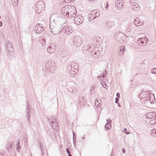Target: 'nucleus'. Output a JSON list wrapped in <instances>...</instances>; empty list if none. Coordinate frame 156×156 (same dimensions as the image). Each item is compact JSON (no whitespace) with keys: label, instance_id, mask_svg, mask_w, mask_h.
Listing matches in <instances>:
<instances>
[{"label":"nucleus","instance_id":"obj_28","mask_svg":"<svg viewBox=\"0 0 156 156\" xmlns=\"http://www.w3.org/2000/svg\"><path fill=\"white\" fill-rule=\"evenodd\" d=\"M6 147L7 149V150L9 151H11L12 149V144L10 143H7L6 146Z\"/></svg>","mask_w":156,"mask_h":156},{"label":"nucleus","instance_id":"obj_63","mask_svg":"<svg viewBox=\"0 0 156 156\" xmlns=\"http://www.w3.org/2000/svg\"><path fill=\"white\" fill-rule=\"evenodd\" d=\"M122 24H124V22H122Z\"/></svg>","mask_w":156,"mask_h":156},{"label":"nucleus","instance_id":"obj_16","mask_svg":"<svg viewBox=\"0 0 156 156\" xmlns=\"http://www.w3.org/2000/svg\"><path fill=\"white\" fill-rule=\"evenodd\" d=\"M131 8L135 12H137L140 9V7L139 4L136 3H133L131 5Z\"/></svg>","mask_w":156,"mask_h":156},{"label":"nucleus","instance_id":"obj_37","mask_svg":"<svg viewBox=\"0 0 156 156\" xmlns=\"http://www.w3.org/2000/svg\"><path fill=\"white\" fill-rule=\"evenodd\" d=\"M146 121H147V122H148L150 124L153 125L154 123H155L154 122H153V120L152 119L151 120H146ZM154 122L155 120H154Z\"/></svg>","mask_w":156,"mask_h":156},{"label":"nucleus","instance_id":"obj_19","mask_svg":"<svg viewBox=\"0 0 156 156\" xmlns=\"http://www.w3.org/2000/svg\"><path fill=\"white\" fill-rule=\"evenodd\" d=\"M115 23L113 21H108L106 24V27L108 29H111L114 26Z\"/></svg>","mask_w":156,"mask_h":156},{"label":"nucleus","instance_id":"obj_50","mask_svg":"<svg viewBox=\"0 0 156 156\" xmlns=\"http://www.w3.org/2000/svg\"><path fill=\"white\" fill-rule=\"evenodd\" d=\"M23 140H25V141H26L27 142V138L26 137H25L24 138Z\"/></svg>","mask_w":156,"mask_h":156},{"label":"nucleus","instance_id":"obj_13","mask_svg":"<svg viewBox=\"0 0 156 156\" xmlns=\"http://www.w3.org/2000/svg\"><path fill=\"white\" fill-rule=\"evenodd\" d=\"M115 8L118 10L122 9L124 6V2L122 0H118L115 2Z\"/></svg>","mask_w":156,"mask_h":156},{"label":"nucleus","instance_id":"obj_44","mask_svg":"<svg viewBox=\"0 0 156 156\" xmlns=\"http://www.w3.org/2000/svg\"><path fill=\"white\" fill-rule=\"evenodd\" d=\"M105 77V75H103L102 76H98V79H99V78H101L102 77L103 78H104Z\"/></svg>","mask_w":156,"mask_h":156},{"label":"nucleus","instance_id":"obj_7","mask_svg":"<svg viewBox=\"0 0 156 156\" xmlns=\"http://www.w3.org/2000/svg\"><path fill=\"white\" fill-rule=\"evenodd\" d=\"M45 5L44 2L38 1L35 5V10L37 14H40L44 9Z\"/></svg>","mask_w":156,"mask_h":156},{"label":"nucleus","instance_id":"obj_56","mask_svg":"<svg viewBox=\"0 0 156 156\" xmlns=\"http://www.w3.org/2000/svg\"><path fill=\"white\" fill-rule=\"evenodd\" d=\"M118 106L119 107H121V105H120L119 104V103L118 102Z\"/></svg>","mask_w":156,"mask_h":156},{"label":"nucleus","instance_id":"obj_8","mask_svg":"<svg viewBox=\"0 0 156 156\" xmlns=\"http://www.w3.org/2000/svg\"><path fill=\"white\" fill-rule=\"evenodd\" d=\"M48 119L49 122L51 124V126L53 129L57 130L58 129V127L55 117L52 115L48 117Z\"/></svg>","mask_w":156,"mask_h":156},{"label":"nucleus","instance_id":"obj_5","mask_svg":"<svg viewBox=\"0 0 156 156\" xmlns=\"http://www.w3.org/2000/svg\"><path fill=\"white\" fill-rule=\"evenodd\" d=\"M114 37L117 41L121 43L124 42L125 38L126 40L128 38V36L124 35L120 32H116L114 35Z\"/></svg>","mask_w":156,"mask_h":156},{"label":"nucleus","instance_id":"obj_32","mask_svg":"<svg viewBox=\"0 0 156 156\" xmlns=\"http://www.w3.org/2000/svg\"><path fill=\"white\" fill-rule=\"evenodd\" d=\"M63 54L64 55L67 56L69 55L70 54V52L69 50L67 49H65L64 51Z\"/></svg>","mask_w":156,"mask_h":156},{"label":"nucleus","instance_id":"obj_54","mask_svg":"<svg viewBox=\"0 0 156 156\" xmlns=\"http://www.w3.org/2000/svg\"><path fill=\"white\" fill-rule=\"evenodd\" d=\"M49 135H50V136L51 135V134L50 133V131H49V132H48V133H49ZM54 135V133H52V135Z\"/></svg>","mask_w":156,"mask_h":156},{"label":"nucleus","instance_id":"obj_26","mask_svg":"<svg viewBox=\"0 0 156 156\" xmlns=\"http://www.w3.org/2000/svg\"><path fill=\"white\" fill-rule=\"evenodd\" d=\"M139 98L140 99L146 98V92L145 91L142 92L140 94H139Z\"/></svg>","mask_w":156,"mask_h":156},{"label":"nucleus","instance_id":"obj_27","mask_svg":"<svg viewBox=\"0 0 156 156\" xmlns=\"http://www.w3.org/2000/svg\"><path fill=\"white\" fill-rule=\"evenodd\" d=\"M76 8H75V12L73 11H71V12H70V13L69 14L68 17H70L71 18L74 17L76 16Z\"/></svg>","mask_w":156,"mask_h":156},{"label":"nucleus","instance_id":"obj_60","mask_svg":"<svg viewBox=\"0 0 156 156\" xmlns=\"http://www.w3.org/2000/svg\"><path fill=\"white\" fill-rule=\"evenodd\" d=\"M118 23L119 24V26L120 25V23L119 22H118Z\"/></svg>","mask_w":156,"mask_h":156},{"label":"nucleus","instance_id":"obj_61","mask_svg":"<svg viewBox=\"0 0 156 156\" xmlns=\"http://www.w3.org/2000/svg\"><path fill=\"white\" fill-rule=\"evenodd\" d=\"M124 130H127V129L126 128H124Z\"/></svg>","mask_w":156,"mask_h":156},{"label":"nucleus","instance_id":"obj_55","mask_svg":"<svg viewBox=\"0 0 156 156\" xmlns=\"http://www.w3.org/2000/svg\"><path fill=\"white\" fill-rule=\"evenodd\" d=\"M43 43H45V42H46V41H45V39H44L43 40Z\"/></svg>","mask_w":156,"mask_h":156},{"label":"nucleus","instance_id":"obj_29","mask_svg":"<svg viewBox=\"0 0 156 156\" xmlns=\"http://www.w3.org/2000/svg\"><path fill=\"white\" fill-rule=\"evenodd\" d=\"M96 17L92 15L90 13L88 15V18L89 19V20L90 21L96 18Z\"/></svg>","mask_w":156,"mask_h":156},{"label":"nucleus","instance_id":"obj_17","mask_svg":"<svg viewBox=\"0 0 156 156\" xmlns=\"http://www.w3.org/2000/svg\"><path fill=\"white\" fill-rule=\"evenodd\" d=\"M55 50V46L52 44H50L47 48V52L49 53H53Z\"/></svg>","mask_w":156,"mask_h":156},{"label":"nucleus","instance_id":"obj_42","mask_svg":"<svg viewBox=\"0 0 156 156\" xmlns=\"http://www.w3.org/2000/svg\"><path fill=\"white\" fill-rule=\"evenodd\" d=\"M101 84L104 87H105L103 86V85L104 84V85L105 86H106V83H105V82L104 81H101Z\"/></svg>","mask_w":156,"mask_h":156},{"label":"nucleus","instance_id":"obj_45","mask_svg":"<svg viewBox=\"0 0 156 156\" xmlns=\"http://www.w3.org/2000/svg\"><path fill=\"white\" fill-rule=\"evenodd\" d=\"M39 145L40 146V148L41 150V151H42V148L43 147V146L42 144V143H39Z\"/></svg>","mask_w":156,"mask_h":156},{"label":"nucleus","instance_id":"obj_51","mask_svg":"<svg viewBox=\"0 0 156 156\" xmlns=\"http://www.w3.org/2000/svg\"><path fill=\"white\" fill-rule=\"evenodd\" d=\"M122 152H123V153H125L126 152V150H125V149L123 148L122 149Z\"/></svg>","mask_w":156,"mask_h":156},{"label":"nucleus","instance_id":"obj_48","mask_svg":"<svg viewBox=\"0 0 156 156\" xmlns=\"http://www.w3.org/2000/svg\"><path fill=\"white\" fill-rule=\"evenodd\" d=\"M0 37L1 38H2L3 37V35L1 31H0Z\"/></svg>","mask_w":156,"mask_h":156},{"label":"nucleus","instance_id":"obj_53","mask_svg":"<svg viewBox=\"0 0 156 156\" xmlns=\"http://www.w3.org/2000/svg\"><path fill=\"white\" fill-rule=\"evenodd\" d=\"M2 22L0 21V27H2Z\"/></svg>","mask_w":156,"mask_h":156},{"label":"nucleus","instance_id":"obj_34","mask_svg":"<svg viewBox=\"0 0 156 156\" xmlns=\"http://www.w3.org/2000/svg\"><path fill=\"white\" fill-rule=\"evenodd\" d=\"M27 110H28V111H27V114H26L27 115V120H28L29 119H30L29 117V106L28 105H27Z\"/></svg>","mask_w":156,"mask_h":156},{"label":"nucleus","instance_id":"obj_14","mask_svg":"<svg viewBox=\"0 0 156 156\" xmlns=\"http://www.w3.org/2000/svg\"><path fill=\"white\" fill-rule=\"evenodd\" d=\"M69 5H66L64 7H63L61 10V13L64 16L68 17L69 15H68V10H69L68 8H69Z\"/></svg>","mask_w":156,"mask_h":156},{"label":"nucleus","instance_id":"obj_22","mask_svg":"<svg viewBox=\"0 0 156 156\" xmlns=\"http://www.w3.org/2000/svg\"><path fill=\"white\" fill-rule=\"evenodd\" d=\"M125 47L124 46H122L120 47L119 52V55H122L124 53Z\"/></svg>","mask_w":156,"mask_h":156},{"label":"nucleus","instance_id":"obj_49","mask_svg":"<svg viewBox=\"0 0 156 156\" xmlns=\"http://www.w3.org/2000/svg\"><path fill=\"white\" fill-rule=\"evenodd\" d=\"M71 1V0H64L65 2L66 3H68L70 2Z\"/></svg>","mask_w":156,"mask_h":156},{"label":"nucleus","instance_id":"obj_1","mask_svg":"<svg viewBox=\"0 0 156 156\" xmlns=\"http://www.w3.org/2000/svg\"><path fill=\"white\" fill-rule=\"evenodd\" d=\"M66 20L62 19L55 20L51 16L50 20V29L54 34H58L63 30V27L67 25Z\"/></svg>","mask_w":156,"mask_h":156},{"label":"nucleus","instance_id":"obj_31","mask_svg":"<svg viewBox=\"0 0 156 156\" xmlns=\"http://www.w3.org/2000/svg\"><path fill=\"white\" fill-rule=\"evenodd\" d=\"M146 92V98L145 99L146 100H147L149 99V98L151 97V92L150 91H147Z\"/></svg>","mask_w":156,"mask_h":156},{"label":"nucleus","instance_id":"obj_10","mask_svg":"<svg viewBox=\"0 0 156 156\" xmlns=\"http://www.w3.org/2000/svg\"><path fill=\"white\" fill-rule=\"evenodd\" d=\"M62 30L66 35H69L73 31L74 29L72 26L66 25L63 27Z\"/></svg>","mask_w":156,"mask_h":156},{"label":"nucleus","instance_id":"obj_38","mask_svg":"<svg viewBox=\"0 0 156 156\" xmlns=\"http://www.w3.org/2000/svg\"><path fill=\"white\" fill-rule=\"evenodd\" d=\"M151 72L152 74H156V67L151 69Z\"/></svg>","mask_w":156,"mask_h":156},{"label":"nucleus","instance_id":"obj_58","mask_svg":"<svg viewBox=\"0 0 156 156\" xmlns=\"http://www.w3.org/2000/svg\"><path fill=\"white\" fill-rule=\"evenodd\" d=\"M129 132H127L126 133V134H129Z\"/></svg>","mask_w":156,"mask_h":156},{"label":"nucleus","instance_id":"obj_2","mask_svg":"<svg viewBox=\"0 0 156 156\" xmlns=\"http://www.w3.org/2000/svg\"><path fill=\"white\" fill-rule=\"evenodd\" d=\"M94 42H96L97 43V45L95 47H94V46L92 47L89 45L86 47H84V48L88 51H89L90 50L94 49V50H92L91 51V55H93L94 57L97 58L100 56L102 48L101 46L98 44L99 41H98L97 39H95Z\"/></svg>","mask_w":156,"mask_h":156},{"label":"nucleus","instance_id":"obj_47","mask_svg":"<svg viewBox=\"0 0 156 156\" xmlns=\"http://www.w3.org/2000/svg\"><path fill=\"white\" fill-rule=\"evenodd\" d=\"M116 95L117 97L116 98H119L120 97V95L119 93H117L116 94Z\"/></svg>","mask_w":156,"mask_h":156},{"label":"nucleus","instance_id":"obj_9","mask_svg":"<svg viewBox=\"0 0 156 156\" xmlns=\"http://www.w3.org/2000/svg\"><path fill=\"white\" fill-rule=\"evenodd\" d=\"M45 67L46 69H50L51 71H53L56 67L55 63L53 61H49L46 63Z\"/></svg>","mask_w":156,"mask_h":156},{"label":"nucleus","instance_id":"obj_25","mask_svg":"<svg viewBox=\"0 0 156 156\" xmlns=\"http://www.w3.org/2000/svg\"><path fill=\"white\" fill-rule=\"evenodd\" d=\"M75 8L73 6L69 5V8H68L69 10H68V13H67L68 15H69V13H70V12H71L72 11L75 12Z\"/></svg>","mask_w":156,"mask_h":156},{"label":"nucleus","instance_id":"obj_57","mask_svg":"<svg viewBox=\"0 0 156 156\" xmlns=\"http://www.w3.org/2000/svg\"><path fill=\"white\" fill-rule=\"evenodd\" d=\"M90 2H93L95 0H88Z\"/></svg>","mask_w":156,"mask_h":156},{"label":"nucleus","instance_id":"obj_36","mask_svg":"<svg viewBox=\"0 0 156 156\" xmlns=\"http://www.w3.org/2000/svg\"><path fill=\"white\" fill-rule=\"evenodd\" d=\"M73 143L74 144L76 143V135L75 133L73 131Z\"/></svg>","mask_w":156,"mask_h":156},{"label":"nucleus","instance_id":"obj_52","mask_svg":"<svg viewBox=\"0 0 156 156\" xmlns=\"http://www.w3.org/2000/svg\"><path fill=\"white\" fill-rule=\"evenodd\" d=\"M108 3H107L106 5L105 6V8L106 9H107L108 7Z\"/></svg>","mask_w":156,"mask_h":156},{"label":"nucleus","instance_id":"obj_12","mask_svg":"<svg viewBox=\"0 0 156 156\" xmlns=\"http://www.w3.org/2000/svg\"><path fill=\"white\" fill-rule=\"evenodd\" d=\"M83 21V18L81 15L76 16L74 19V23L78 25L82 23Z\"/></svg>","mask_w":156,"mask_h":156},{"label":"nucleus","instance_id":"obj_24","mask_svg":"<svg viewBox=\"0 0 156 156\" xmlns=\"http://www.w3.org/2000/svg\"><path fill=\"white\" fill-rule=\"evenodd\" d=\"M133 22V23L134 24H136V25L138 27L141 25L140 24V20H139L137 18H136L134 20Z\"/></svg>","mask_w":156,"mask_h":156},{"label":"nucleus","instance_id":"obj_20","mask_svg":"<svg viewBox=\"0 0 156 156\" xmlns=\"http://www.w3.org/2000/svg\"><path fill=\"white\" fill-rule=\"evenodd\" d=\"M92 15L96 17H98L100 14V12L98 10L94 9L92 10L90 13Z\"/></svg>","mask_w":156,"mask_h":156},{"label":"nucleus","instance_id":"obj_35","mask_svg":"<svg viewBox=\"0 0 156 156\" xmlns=\"http://www.w3.org/2000/svg\"><path fill=\"white\" fill-rule=\"evenodd\" d=\"M12 5L16 6L17 4V0H11Z\"/></svg>","mask_w":156,"mask_h":156},{"label":"nucleus","instance_id":"obj_15","mask_svg":"<svg viewBox=\"0 0 156 156\" xmlns=\"http://www.w3.org/2000/svg\"><path fill=\"white\" fill-rule=\"evenodd\" d=\"M71 66L72 69H73V72H74L75 74H76L78 71V65L74 62H71Z\"/></svg>","mask_w":156,"mask_h":156},{"label":"nucleus","instance_id":"obj_18","mask_svg":"<svg viewBox=\"0 0 156 156\" xmlns=\"http://www.w3.org/2000/svg\"><path fill=\"white\" fill-rule=\"evenodd\" d=\"M148 41V38L146 37L144 38H139L138 39L137 42L139 44L141 43L142 44H144V45H145L147 44Z\"/></svg>","mask_w":156,"mask_h":156},{"label":"nucleus","instance_id":"obj_11","mask_svg":"<svg viewBox=\"0 0 156 156\" xmlns=\"http://www.w3.org/2000/svg\"><path fill=\"white\" fill-rule=\"evenodd\" d=\"M41 24H37L34 28V31L37 34H41L44 30V28L42 26Z\"/></svg>","mask_w":156,"mask_h":156},{"label":"nucleus","instance_id":"obj_4","mask_svg":"<svg viewBox=\"0 0 156 156\" xmlns=\"http://www.w3.org/2000/svg\"><path fill=\"white\" fill-rule=\"evenodd\" d=\"M122 27L126 33L129 32H133L134 31L138 30L139 29V27L136 25V24H134L133 23L129 24L126 27L122 26Z\"/></svg>","mask_w":156,"mask_h":156},{"label":"nucleus","instance_id":"obj_6","mask_svg":"<svg viewBox=\"0 0 156 156\" xmlns=\"http://www.w3.org/2000/svg\"><path fill=\"white\" fill-rule=\"evenodd\" d=\"M73 45L74 47L78 48L81 45L83 41L82 38L80 36L74 35L73 38Z\"/></svg>","mask_w":156,"mask_h":156},{"label":"nucleus","instance_id":"obj_46","mask_svg":"<svg viewBox=\"0 0 156 156\" xmlns=\"http://www.w3.org/2000/svg\"><path fill=\"white\" fill-rule=\"evenodd\" d=\"M119 98H115V103H118L119 102Z\"/></svg>","mask_w":156,"mask_h":156},{"label":"nucleus","instance_id":"obj_41","mask_svg":"<svg viewBox=\"0 0 156 156\" xmlns=\"http://www.w3.org/2000/svg\"><path fill=\"white\" fill-rule=\"evenodd\" d=\"M66 151L68 154L69 156H72V155L70 154V152L69 151V149L68 148H66Z\"/></svg>","mask_w":156,"mask_h":156},{"label":"nucleus","instance_id":"obj_30","mask_svg":"<svg viewBox=\"0 0 156 156\" xmlns=\"http://www.w3.org/2000/svg\"><path fill=\"white\" fill-rule=\"evenodd\" d=\"M151 134L152 136L156 137V129H152L151 131Z\"/></svg>","mask_w":156,"mask_h":156},{"label":"nucleus","instance_id":"obj_62","mask_svg":"<svg viewBox=\"0 0 156 156\" xmlns=\"http://www.w3.org/2000/svg\"><path fill=\"white\" fill-rule=\"evenodd\" d=\"M82 138H83V139H84V137H83Z\"/></svg>","mask_w":156,"mask_h":156},{"label":"nucleus","instance_id":"obj_23","mask_svg":"<svg viewBox=\"0 0 156 156\" xmlns=\"http://www.w3.org/2000/svg\"><path fill=\"white\" fill-rule=\"evenodd\" d=\"M95 105L99 107V106L101 107L100 104L101 103V101L100 98H97L95 99L94 102Z\"/></svg>","mask_w":156,"mask_h":156},{"label":"nucleus","instance_id":"obj_3","mask_svg":"<svg viewBox=\"0 0 156 156\" xmlns=\"http://www.w3.org/2000/svg\"><path fill=\"white\" fill-rule=\"evenodd\" d=\"M5 46L7 56L9 59H12L14 55L13 48L12 44L10 41H7L5 43Z\"/></svg>","mask_w":156,"mask_h":156},{"label":"nucleus","instance_id":"obj_59","mask_svg":"<svg viewBox=\"0 0 156 156\" xmlns=\"http://www.w3.org/2000/svg\"><path fill=\"white\" fill-rule=\"evenodd\" d=\"M106 121L108 122H109V119H106Z\"/></svg>","mask_w":156,"mask_h":156},{"label":"nucleus","instance_id":"obj_39","mask_svg":"<svg viewBox=\"0 0 156 156\" xmlns=\"http://www.w3.org/2000/svg\"><path fill=\"white\" fill-rule=\"evenodd\" d=\"M150 114H147L146 115L147 117V120H151L152 119V116L151 115L149 117Z\"/></svg>","mask_w":156,"mask_h":156},{"label":"nucleus","instance_id":"obj_33","mask_svg":"<svg viewBox=\"0 0 156 156\" xmlns=\"http://www.w3.org/2000/svg\"><path fill=\"white\" fill-rule=\"evenodd\" d=\"M67 68L69 71H71V72L73 70V69H72V67L71 66V62L69 63L68 64L67 66Z\"/></svg>","mask_w":156,"mask_h":156},{"label":"nucleus","instance_id":"obj_21","mask_svg":"<svg viewBox=\"0 0 156 156\" xmlns=\"http://www.w3.org/2000/svg\"><path fill=\"white\" fill-rule=\"evenodd\" d=\"M112 120L110 119H109V122H108L105 126V128L108 130L111 127V124Z\"/></svg>","mask_w":156,"mask_h":156},{"label":"nucleus","instance_id":"obj_40","mask_svg":"<svg viewBox=\"0 0 156 156\" xmlns=\"http://www.w3.org/2000/svg\"><path fill=\"white\" fill-rule=\"evenodd\" d=\"M17 146V148H16V150L18 151L20 149V142L19 141L18 143L16 144Z\"/></svg>","mask_w":156,"mask_h":156},{"label":"nucleus","instance_id":"obj_43","mask_svg":"<svg viewBox=\"0 0 156 156\" xmlns=\"http://www.w3.org/2000/svg\"><path fill=\"white\" fill-rule=\"evenodd\" d=\"M142 47H143L144 48H142V51H146L147 50V48H146L145 47V45H143V46H142Z\"/></svg>","mask_w":156,"mask_h":156},{"label":"nucleus","instance_id":"obj_64","mask_svg":"<svg viewBox=\"0 0 156 156\" xmlns=\"http://www.w3.org/2000/svg\"><path fill=\"white\" fill-rule=\"evenodd\" d=\"M153 102H154L153 100H152Z\"/></svg>","mask_w":156,"mask_h":156}]
</instances>
